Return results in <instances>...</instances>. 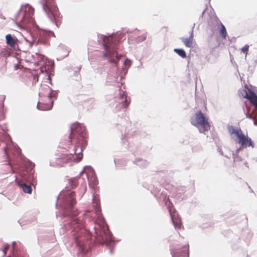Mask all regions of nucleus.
Segmentation results:
<instances>
[{
	"instance_id": "obj_1",
	"label": "nucleus",
	"mask_w": 257,
	"mask_h": 257,
	"mask_svg": "<svg viewBox=\"0 0 257 257\" xmlns=\"http://www.w3.org/2000/svg\"><path fill=\"white\" fill-rule=\"evenodd\" d=\"M86 136L83 126L79 123L74 124L71 128L69 139L71 144L74 146V149L69 155H64L57 159H62V162L65 163L73 161L80 162L83 157L82 152L87 145Z\"/></svg>"
},
{
	"instance_id": "obj_2",
	"label": "nucleus",
	"mask_w": 257,
	"mask_h": 257,
	"mask_svg": "<svg viewBox=\"0 0 257 257\" xmlns=\"http://www.w3.org/2000/svg\"><path fill=\"white\" fill-rule=\"evenodd\" d=\"M70 225L76 244L83 248L90 237L89 232L84 228L82 220L77 218L73 219Z\"/></svg>"
},
{
	"instance_id": "obj_3",
	"label": "nucleus",
	"mask_w": 257,
	"mask_h": 257,
	"mask_svg": "<svg viewBox=\"0 0 257 257\" xmlns=\"http://www.w3.org/2000/svg\"><path fill=\"white\" fill-rule=\"evenodd\" d=\"M40 3L48 17L58 27L61 23V17L55 0H41Z\"/></svg>"
},
{
	"instance_id": "obj_4",
	"label": "nucleus",
	"mask_w": 257,
	"mask_h": 257,
	"mask_svg": "<svg viewBox=\"0 0 257 257\" xmlns=\"http://www.w3.org/2000/svg\"><path fill=\"white\" fill-rule=\"evenodd\" d=\"M228 132L231 136L234 135V137L233 138L242 148H253L254 147V144L251 139L247 134L245 135L240 128L230 126L228 127Z\"/></svg>"
},
{
	"instance_id": "obj_5",
	"label": "nucleus",
	"mask_w": 257,
	"mask_h": 257,
	"mask_svg": "<svg viewBox=\"0 0 257 257\" xmlns=\"http://www.w3.org/2000/svg\"><path fill=\"white\" fill-rule=\"evenodd\" d=\"M191 123L197 127L201 133L208 132L210 128V124L208 119L206 118L201 110L196 112L194 116L191 118Z\"/></svg>"
},
{
	"instance_id": "obj_6",
	"label": "nucleus",
	"mask_w": 257,
	"mask_h": 257,
	"mask_svg": "<svg viewBox=\"0 0 257 257\" xmlns=\"http://www.w3.org/2000/svg\"><path fill=\"white\" fill-rule=\"evenodd\" d=\"M117 37L104 36L103 39V47L105 52L103 54V57L111 58L116 53V45L117 41Z\"/></svg>"
},
{
	"instance_id": "obj_7",
	"label": "nucleus",
	"mask_w": 257,
	"mask_h": 257,
	"mask_svg": "<svg viewBox=\"0 0 257 257\" xmlns=\"http://www.w3.org/2000/svg\"><path fill=\"white\" fill-rule=\"evenodd\" d=\"M34 13V9L31 6H27L25 7V11H21L19 14V16L22 17L20 22L22 25H26L32 21V16Z\"/></svg>"
},
{
	"instance_id": "obj_8",
	"label": "nucleus",
	"mask_w": 257,
	"mask_h": 257,
	"mask_svg": "<svg viewBox=\"0 0 257 257\" xmlns=\"http://www.w3.org/2000/svg\"><path fill=\"white\" fill-rule=\"evenodd\" d=\"M170 204L169 205L168 208L170 216L171 217L172 222L175 228L180 229L182 226L181 219L179 217V215L177 213L175 209H172L171 208L170 205L172 206V203L170 202Z\"/></svg>"
},
{
	"instance_id": "obj_9",
	"label": "nucleus",
	"mask_w": 257,
	"mask_h": 257,
	"mask_svg": "<svg viewBox=\"0 0 257 257\" xmlns=\"http://www.w3.org/2000/svg\"><path fill=\"white\" fill-rule=\"evenodd\" d=\"M95 238L96 241L99 243H103L107 240V236H108V231L105 229L104 227L98 230L95 227Z\"/></svg>"
},
{
	"instance_id": "obj_10",
	"label": "nucleus",
	"mask_w": 257,
	"mask_h": 257,
	"mask_svg": "<svg viewBox=\"0 0 257 257\" xmlns=\"http://www.w3.org/2000/svg\"><path fill=\"white\" fill-rule=\"evenodd\" d=\"M45 93L48 95L51 102L53 103V100H51V99L56 98L57 92L52 90L49 86H46L45 87H42L39 92V94L42 95H45Z\"/></svg>"
},
{
	"instance_id": "obj_11",
	"label": "nucleus",
	"mask_w": 257,
	"mask_h": 257,
	"mask_svg": "<svg viewBox=\"0 0 257 257\" xmlns=\"http://www.w3.org/2000/svg\"><path fill=\"white\" fill-rule=\"evenodd\" d=\"M189 251V245H185L183 250L178 249H174L172 252L173 257H188Z\"/></svg>"
},
{
	"instance_id": "obj_12",
	"label": "nucleus",
	"mask_w": 257,
	"mask_h": 257,
	"mask_svg": "<svg viewBox=\"0 0 257 257\" xmlns=\"http://www.w3.org/2000/svg\"><path fill=\"white\" fill-rule=\"evenodd\" d=\"M120 103L122 107L126 108L130 104L131 100L130 98H127L126 93L124 91H120L119 96L118 97Z\"/></svg>"
},
{
	"instance_id": "obj_13",
	"label": "nucleus",
	"mask_w": 257,
	"mask_h": 257,
	"mask_svg": "<svg viewBox=\"0 0 257 257\" xmlns=\"http://www.w3.org/2000/svg\"><path fill=\"white\" fill-rule=\"evenodd\" d=\"M243 92L245 94L243 97L249 100L250 102L257 108V95L252 91H249V93H247L246 90H244Z\"/></svg>"
},
{
	"instance_id": "obj_14",
	"label": "nucleus",
	"mask_w": 257,
	"mask_h": 257,
	"mask_svg": "<svg viewBox=\"0 0 257 257\" xmlns=\"http://www.w3.org/2000/svg\"><path fill=\"white\" fill-rule=\"evenodd\" d=\"M6 40L7 44L11 48H14L17 44V38L12 36L11 34H8L6 36Z\"/></svg>"
},
{
	"instance_id": "obj_15",
	"label": "nucleus",
	"mask_w": 257,
	"mask_h": 257,
	"mask_svg": "<svg viewBox=\"0 0 257 257\" xmlns=\"http://www.w3.org/2000/svg\"><path fill=\"white\" fill-rule=\"evenodd\" d=\"M181 39L186 47L188 48L193 47L194 40V35L193 31L191 32L189 38H182Z\"/></svg>"
},
{
	"instance_id": "obj_16",
	"label": "nucleus",
	"mask_w": 257,
	"mask_h": 257,
	"mask_svg": "<svg viewBox=\"0 0 257 257\" xmlns=\"http://www.w3.org/2000/svg\"><path fill=\"white\" fill-rule=\"evenodd\" d=\"M17 182L18 185L23 189L24 192L31 194L32 193V188L30 186L26 184L25 183H22L21 181L17 180Z\"/></svg>"
},
{
	"instance_id": "obj_17",
	"label": "nucleus",
	"mask_w": 257,
	"mask_h": 257,
	"mask_svg": "<svg viewBox=\"0 0 257 257\" xmlns=\"http://www.w3.org/2000/svg\"><path fill=\"white\" fill-rule=\"evenodd\" d=\"M48 35V33L45 31L40 32V37L37 42H36V44L37 45L39 43L45 44L46 43V37Z\"/></svg>"
},
{
	"instance_id": "obj_18",
	"label": "nucleus",
	"mask_w": 257,
	"mask_h": 257,
	"mask_svg": "<svg viewBox=\"0 0 257 257\" xmlns=\"http://www.w3.org/2000/svg\"><path fill=\"white\" fill-rule=\"evenodd\" d=\"M75 193L74 192H71L69 193L68 199L70 201V208H72L76 203V200L74 198Z\"/></svg>"
},
{
	"instance_id": "obj_19",
	"label": "nucleus",
	"mask_w": 257,
	"mask_h": 257,
	"mask_svg": "<svg viewBox=\"0 0 257 257\" xmlns=\"http://www.w3.org/2000/svg\"><path fill=\"white\" fill-rule=\"evenodd\" d=\"M220 26L221 28L219 30V34L222 38L225 39L227 36V32L225 27L221 23H220Z\"/></svg>"
},
{
	"instance_id": "obj_20",
	"label": "nucleus",
	"mask_w": 257,
	"mask_h": 257,
	"mask_svg": "<svg viewBox=\"0 0 257 257\" xmlns=\"http://www.w3.org/2000/svg\"><path fill=\"white\" fill-rule=\"evenodd\" d=\"M174 51L183 58L186 57V54L184 50L181 49H175Z\"/></svg>"
},
{
	"instance_id": "obj_21",
	"label": "nucleus",
	"mask_w": 257,
	"mask_h": 257,
	"mask_svg": "<svg viewBox=\"0 0 257 257\" xmlns=\"http://www.w3.org/2000/svg\"><path fill=\"white\" fill-rule=\"evenodd\" d=\"M95 211L97 215H99L100 214L101 208H100V206L99 202V203H96L95 207Z\"/></svg>"
},
{
	"instance_id": "obj_22",
	"label": "nucleus",
	"mask_w": 257,
	"mask_h": 257,
	"mask_svg": "<svg viewBox=\"0 0 257 257\" xmlns=\"http://www.w3.org/2000/svg\"><path fill=\"white\" fill-rule=\"evenodd\" d=\"M248 49H249V46L248 45H246L241 49V51L244 54L246 55L247 53V52L248 51Z\"/></svg>"
},
{
	"instance_id": "obj_23",
	"label": "nucleus",
	"mask_w": 257,
	"mask_h": 257,
	"mask_svg": "<svg viewBox=\"0 0 257 257\" xmlns=\"http://www.w3.org/2000/svg\"><path fill=\"white\" fill-rule=\"evenodd\" d=\"M124 65L126 66L129 67L131 65V61L130 60L126 59L124 62Z\"/></svg>"
},
{
	"instance_id": "obj_24",
	"label": "nucleus",
	"mask_w": 257,
	"mask_h": 257,
	"mask_svg": "<svg viewBox=\"0 0 257 257\" xmlns=\"http://www.w3.org/2000/svg\"><path fill=\"white\" fill-rule=\"evenodd\" d=\"M23 67V66L21 64H17L14 66V69L18 70L19 69H22Z\"/></svg>"
},
{
	"instance_id": "obj_25",
	"label": "nucleus",
	"mask_w": 257,
	"mask_h": 257,
	"mask_svg": "<svg viewBox=\"0 0 257 257\" xmlns=\"http://www.w3.org/2000/svg\"><path fill=\"white\" fill-rule=\"evenodd\" d=\"M83 95L82 94H80L79 93L78 94L76 95L75 96V99L77 100H80V97L82 96Z\"/></svg>"
},
{
	"instance_id": "obj_26",
	"label": "nucleus",
	"mask_w": 257,
	"mask_h": 257,
	"mask_svg": "<svg viewBox=\"0 0 257 257\" xmlns=\"http://www.w3.org/2000/svg\"><path fill=\"white\" fill-rule=\"evenodd\" d=\"M110 61L112 63H116V60L114 59H111Z\"/></svg>"
},
{
	"instance_id": "obj_27",
	"label": "nucleus",
	"mask_w": 257,
	"mask_h": 257,
	"mask_svg": "<svg viewBox=\"0 0 257 257\" xmlns=\"http://www.w3.org/2000/svg\"><path fill=\"white\" fill-rule=\"evenodd\" d=\"M51 108V105H49V106H47L46 108H45L44 109H49Z\"/></svg>"
},
{
	"instance_id": "obj_28",
	"label": "nucleus",
	"mask_w": 257,
	"mask_h": 257,
	"mask_svg": "<svg viewBox=\"0 0 257 257\" xmlns=\"http://www.w3.org/2000/svg\"><path fill=\"white\" fill-rule=\"evenodd\" d=\"M41 103L39 102L38 104V107L39 108V109H41L40 107H41Z\"/></svg>"
},
{
	"instance_id": "obj_29",
	"label": "nucleus",
	"mask_w": 257,
	"mask_h": 257,
	"mask_svg": "<svg viewBox=\"0 0 257 257\" xmlns=\"http://www.w3.org/2000/svg\"><path fill=\"white\" fill-rule=\"evenodd\" d=\"M116 60H118L119 59V57H118V56H117V54H116Z\"/></svg>"
},
{
	"instance_id": "obj_30",
	"label": "nucleus",
	"mask_w": 257,
	"mask_h": 257,
	"mask_svg": "<svg viewBox=\"0 0 257 257\" xmlns=\"http://www.w3.org/2000/svg\"><path fill=\"white\" fill-rule=\"evenodd\" d=\"M7 249V248H5L4 253L6 254V250Z\"/></svg>"
},
{
	"instance_id": "obj_31",
	"label": "nucleus",
	"mask_w": 257,
	"mask_h": 257,
	"mask_svg": "<svg viewBox=\"0 0 257 257\" xmlns=\"http://www.w3.org/2000/svg\"><path fill=\"white\" fill-rule=\"evenodd\" d=\"M84 190H86V187H84Z\"/></svg>"
},
{
	"instance_id": "obj_32",
	"label": "nucleus",
	"mask_w": 257,
	"mask_h": 257,
	"mask_svg": "<svg viewBox=\"0 0 257 257\" xmlns=\"http://www.w3.org/2000/svg\"><path fill=\"white\" fill-rule=\"evenodd\" d=\"M197 151L196 150H193V151H194V152H195V151Z\"/></svg>"
}]
</instances>
